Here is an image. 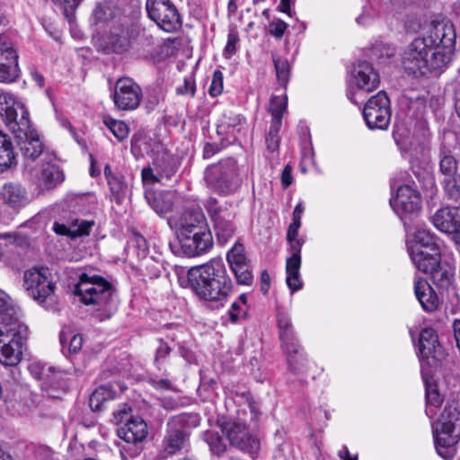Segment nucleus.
I'll return each instance as SVG.
<instances>
[{
	"instance_id": "1",
	"label": "nucleus",
	"mask_w": 460,
	"mask_h": 460,
	"mask_svg": "<svg viewBox=\"0 0 460 460\" xmlns=\"http://www.w3.org/2000/svg\"><path fill=\"white\" fill-rule=\"evenodd\" d=\"M456 30L449 21H433L425 35L414 39L404 51L406 70L421 75L441 71L452 61L456 48Z\"/></svg>"
},
{
	"instance_id": "2",
	"label": "nucleus",
	"mask_w": 460,
	"mask_h": 460,
	"mask_svg": "<svg viewBox=\"0 0 460 460\" xmlns=\"http://www.w3.org/2000/svg\"><path fill=\"white\" fill-rule=\"evenodd\" d=\"M188 281L191 289L201 299L223 306L232 291V282L224 263L219 260L188 270Z\"/></svg>"
},
{
	"instance_id": "3",
	"label": "nucleus",
	"mask_w": 460,
	"mask_h": 460,
	"mask_svg": "<svg viewBox=\"0 0 460 460\" xmlns=\"http://www.w3.org/2000/svg\"><path fill=\"white\" fill-rule=\"evenodd\" d=\"M432 432L438 454L446 460L453 459L460 440V409L456 402H447Z\"/></svg>"
},
{
	"instance_id": "4",
	"label": "nucleus",
	"mask_w": 460,
	"mask_h": 460,
	"mask_svg": "<svg viewBox=\"0 0 460 460\" xmlns=\"http://www.w3.org/2000/svg\"><path fill=\"white\" fill-rule=\"evenodd\" d=\"M23 284L28 296L39 305L49 311L58 309L56 284L52 280L51 272L47 267H32L23 273Z\"/></svg>"
},
{
	"instance_id": "5",
	"label": "nucleus",
	"mask_w": 460,
	"mask_h": 460,
	"mask_svg": "<svg viewBox=\"0 0 460 460\" xmlns=\"http://www.w3.org/2000/svg\"><path fill=\"white\" fill-rule=\"evenodd\" d=\"M205 180L210 188L223 195L235 192L242 182L236 161L233 158L208 166L205 171Z\"/></svg>"
},
{
	"instance_id": "6",
	"label": "nucleus",
	"mask_w": 460,
	"mask_h": 460,
	"mask_svg": "<svg viewBox=\"0 0 460 460\" xmlns=\"http://www.w3.org/2000/svg\"><path fill=\"white\" fill-rule=\"evenodd\" d=\"M75 295L79 296L84 305L104 307L111 302L113 289L111 284L97 275L82 273L75 285Z\"/></svg>"
},
{
	"instance_id": "7",
	"label": "nucleus",
	"mask_w": 460,
	"mask_h": 460,
	"mask_svg": "<svg viewBox=\"0 0 460 460\" xmlns=\"http://www.w3.org/2000/svg\"><path fill=\"white\" fill-rule=\"evenodd\" d=\"M27 329L20 323L0 326V362L16 366L22 357V347L26 340Z\"/></svg>"
},
{
	"instance_id": "8",
	"label": "nucleus",
	"mask_w": 460,
	"mask_h": 460,
	"mask_svg": "<svg viewBox=\"0 0 460 460\" xmlns=\"http://www.w3.org/2000/svg\"><path fill=\"white\" fill-rule=\"evenodd\" d=\"M12 133L25 160V169L32 166L31 164L40 156H42L40 161L49 158L50 155L44 152V145L38 133L31 128L30 120L22 119L19 129Z\"/></svg>"
},
{
	"instance_id": "9",
	"label": "nucleus",
	"mask_w": 460,
	"mask_h": 460,
	"mask_svg": "<svg viewBox=\"0 0 460 460\" xmlns=\"http://www.w3.org/2000/svg\"><path fill=\"white\" fill-rule=\"evenodd\" d=\"M146 11L148 18L166 32H175L181 27V15L171 0H146Z\"/></svg>"
},
{
	"instance_id": "10",
	"label": "nucleus",
	"mask_w": 460,
	"mask_h": 460,
	"mask_svg": "<svg viewBox=\"0 0 460 460\" xmlns=\"http://www.w3.org/2000/svg\"><path fill=\"white\" fill-rule=\"evenodd\" d=\"M390 100L386 93L380 91L365 104L363 117L370 129H386L391 120Z\"/></svg>"
},
{
	"instance_id": "11",
	"label": "nucleus",
	"mask_w": 460,
	"mask_h": 460,
	"mask_svg": "<svg viewBox=\"0 0 460 460\" xmlns=\"http://www.w3.org/2000/svg\"><path fill=\"white\" fill-rule=\"evenodd\" d=\"M140 86L129 77L117 80L111 93L115 107L119 111L136 110L142 100Z\"/></svg>"
},
{
	"instance_id": "12",
	"label": "nucleus",
	"mask_w": 460,
	"mask_h": 460,
	"mask_svg": "<svg viewBox=\"0 0 460 460\" xmlns=\"http://www.w3.org/2000/svg\"><path fill=\"white\" fill-rule=\"evenodd\" d=\"M206 208L213 221L217 241L222 244L226 243L235 233L233 222L234 215L227 208L218 207L214 198L208 199Z\"/></svg>"
},
{
	"instance_id": "13",
	"label": "nucleus",
	"mask_w": 460,
	"mask_h": 460,
	"mask_svg": "<svg viewBox=\"0 0 460 460\" xmlns=\"http://www.w3.org/2000/svg\"><path fill=\"white\" fill-rule=\"evenodd\" d=\"M223 432L232 446L249 454L252 458L257 456L261 448L260 439L251 433L244 424L238 422L226 423L223 427Z\"/></svg>"
},
{
	"instance_id": "14",
	"label": "nucleus",
	"mask_w": 460,
	"mask_h": 460,
	"mask_svg": "<svg viewBox=\"0 0 460 460\" xmlns=\"http://www.w3.org/2000/svg\"><path fill=\"white\" fill-rule=\"evenodd\" d=\"M167 223L176 236L209 228L205 214L200 208H187L180 215L170 217Z\"/></svg>"
},
{
	"instance_id": "15",
	"label": "nucleus",
	"mask_w": 460,
	"mask_h": 460,
	"mask_svg": "<svg viewBox=\"0 0 460 460\" xmlns=\"http://www.w3.org/2000/svg\"><path fill=\"white\" fill-rule=\"evenodd\" d=\"M419 351L422 361L432 367H437L445 359L446 352L438 341L436 331L424 328L419 335Z\"/></svg>"
},
{
	"instance_id": "16",
	"label": "nucleus",
	"mask_w": 460,
	"mask_h": 460,
	"mask_svg": "<svg viewBox=\"0 0 460 460\" xmlns=\"http://www.w3.org/2000/svg\"><path fill=\"white\" fill-rule=\"evenodd\" d=\"M394 212L400 217L416 214L421 208L420 192L410 184L397 187L396 196L390 200Z\"/></svg>"
},
{
	"instance_id": "17",
	"label": "nucleus",
	"mask_w": 460,
	"mask_h": 460,
	"mask_svg": "<svg viewBox=\"0 0 460 460\" xmlns=\"http://www.w3.org/2000/svg\"><path fill=\"white\" fill-rule=\"evenodd\" d=\"M181 253L195 257L208 252L213 246V237L209 228L199 232L185 233L177 236Z\"/></svg>"
},
{
	"instance_id": "18",
	"label": "nucleus",
	"mask_w": 460,
	"mask_h": 460,
	"mask_svg": "<svg viewBox=\"0 0 460 460\" xmlns=\"http://www.w3.org/2000/svg\"><path fill=\"white\" fill-rule=\"evenodd\" d=\"M0 116L12 132L19 129L22 119L30 120L24 105L7 93H0Z\"/></svg>"
},
{
	"instance_id": "19",
	"label": "nucleus",
	"mask_w": 460,
	"mask_h": 460,
	"mask_svg": "<svg viewBox=\"0 0 460 460\" xmlns=\"http://www.w3.org/2000/svg\"><path fill=\"white\" fill-rule=\"evenodd\" d=\"M194 416L181 415L172 418L168 422L167 434L164 437L163 446L166 453L172 455L185 447L189 439V433L183 428L188 419Z\"/></svg>"
},
{
	"instance_id": "20",
	"label": "nucleus",
	"mask_w": 460,
	"mask_h": 460,
	"mask_svg": "<svg viewBox=\"0 0 460 460\" xmlns=\"http://www.w3.org/2000/svg\"><path fill=\"white\" fill-rule=\"evenodd\" d=\"M20 75L18 54L5 36H0V83L14 82Z\"/></svg>"
},
{
	"instance_id": "21",
	"label": "nucleus",
	"mask_w": 460,
	"mask_h": 460,
	"mask_svg": "<svg viewBox=\"0 0 460 460\" xmlns=\"http://www.w3.org/2000/svg\"><path fill=\"white\" fill-rule=\"evenodd\" d=\"M288 242L290 245L291 256L286 261V282L291 292L294 293L299 290L303 285L299 270L301 268V248L304 242L298 238Z\"/></svg>"
},
{
	"instance_id": "22",
	"label": "nucleus",
	"mask_w": 460,
	"mask_h": 460,
	"mask_svg": "<svg viewBox=\"0 0 460 460\" xmlns=\"http://www.w3.org/2000/svg\"><path fill=\"white\" fill-rule=\"evenodd\" d=\"M41 162L42 164L39 168L31 166L26 170L41 189H53L63 181L64 173L56 164L49 162L48 159Z\"/></svg>"
},
{
	"instance_id": "23",
	"label": "nucleus",
	"mask_w": 460,
	"mask_h": 460,
	"mask_svg": "<svg viewBox=\"0 0 460 460\" xmlns=\"http://www.w3.org/2000/svg\"><path fill=\"white\" fill-rule=\"evenodd\" d=\"M351 76L350 83L367 93L376 89L380 83L377 72L366 61H360L354 66Z\"/></svg>"
},
{
	"instance_id": "24",
	"label": "nucleus",
	"mask_w": 460,
	"mask_h": 460,
	"mask_svg": "<svg viewBox=\"0 0 460 460\" xmlns=\"http://www.w3.org/2000/svg\"><path fill=\"white\" fill-rule=\"evenodd\" d=\"M3 205L13 211H19L30 203V197L26 189L19 183H6L0 191Z\"/></svg>"
},
{
	"instance_id": "25",
	"label": "nucleus",
	"mask_w": 460,
	"mask_h": 460,
	"mask_svg": "<svg viewBox=\"0 0 460 460\" xmlns=\"http://www.w3.org/2000/svg\"><path fill=\"white\" fill-rule=\"evenodd\" d=\"M411 259L418 269L426 274H431L439 268L440 265V251L422 250L420 247L408 248Z\"/></svg>"
},
{
	"instance_id": "26",
	"label": "nucleus",
	"mask_w": 460,
	"mask_h": 460,
	"mask_svg": "<svg viewBox=\"0 0 460 460\" xmlns=\"http://www.w3.org/2000/svg\"><path fill=\"white\" fill-rule=\"evenodd\" d=\"M147 434V424L141 418H132L118 429V435L121 439L135 445L144 441Z\"/></svg>"
},
{
	"instance_id": "27",
	"label": "nucleus",
	"mask_w": 460,
	"mask_h": 460,
	"mask_svg": "<svg viewBox=\"0 0 460 460\" xmlns=\"http://www.w3.org/2000/svg\"><path fill=\"white\" fill-rule=\"evenodd\" d=\"M432 222L443 233L454 231L460 226V206L440 208L434 214Z\"/></svg>"
},
{
	"instance_id": "28",
	"label": "nucleus",
	"mask_w": 460,
	"mask_h": 460,
	"mask_svg": "<svg viewBox=\"0 0 460 460\" xmlns=\"http://www.w3.org/2000/svg\"><path fill=\"white\" fill-rule=\"evenodd\" d=\"M414 292L424 311L432 313L438 308V296L425 279H418L414 281Z\"/></svg>"
},
{
	"instance_id": "29",
	"label": "nucleus",
	"mask_w": 460,
	"mask_h": 460,
	"mask_svg": "<svg viewBox=\"0 0 460 460\" xmlns=\"http://www.w3.org/2000/svg\"><path fill=\"white\" fill-rule=\"evenodd\" d=\"M94 226V221L75 219L72 221L68 226L64 224L55 223L53 225V230L55 233L60 235H67L72 239L83 236H88Z\"/></svg>"
},
{
	"instance_id": "30",
	"label": "nucleus",
	"mask_w": 460,
	"mask_h": 460,
	"mask_svg": "<svg viewBox=\"0 0 460 460\" xmlns=\"http://www.w3.org/2000/svg\"><path fill=\"white\" fill-rule=\"evenodd\" d=\"M243 125V119L240 115L224 114L219 119L217 127V132L219 136L225 137L229 142L236 140V135L240 133Z\"/></svg>"
},
{
	"instance_id": "31",
	"label": "nucleus",
	"mask_w": 460,
	"mask_h": 460,
	"mask_svg": "<svg viewBox=\"0 0 460 460\" xmlns=\"http://www.w3.org/2000/svg\"><path fill=\"white\" fill-rule=\"evenodd\" d=\"M278 325L283 349L288 353L289 363L293 364V358L290 356V351L293 349L295 352H297L298 343L293 334L290 318L284 314L279 315Z\"/></svg>"
},
{
	"instance_id": "32",
	"label": "nucleus",
	"mask_w": 460,
	"mask_h": 460,
	"mask_svg": "<svg viewBox=\"0 0 460 460\" xmlns=\"http://www.w3.org/2000/svg\"><path fill=\"white\" fill-rule=\"evenodd\" d=\"M146 199L159 216H164L173 208V196L170 192H148L146 194Z\"/></svg>"
},
{
	"instance_id": "33",
	"label": "nucleus",
	"mask_w": 460,
	"mask_h": 460,
	"mask_svg": "<svg viewBox=\"0 0 460 460\" xmlns=\"http://www.w3.org/2000/svg\"><path fill=\"white\" fill-rule=\"evenodd\" d=\"M16 164L13 144L10 137L0 130V172Z\"/></svg>"
},
{
	"instance_id": "34",
	"label": "nucleus",
	"mask_w": 460,
	"mask_h": 460,
	"mask_svg": "<svg viewBox=\"0 0 460 460\" xmlns=\"http://www.w3.org/2000/svg\"><path fill=\"white\" fill-rule=\"evenodd\" d=\"M424 381L426 386V414L431 419L436 415L435 410L441 404L443 398L436 384L426 377Z\"/></svg>"
},
{
	"instance_id": "35",
	"label": "nucleus",
	"mask_w": 460,
	"mask_h": 460,
	"mask_svg": "<svg viewBox=\"0 0 460 460\" xmlns=\"http://www.w3.org/2000/svg\"><path fill=\"white\" fill-rule=\"evenodd\" d=\"M414 244L410 247H420L422 250L434 251L439 249L436 237L426 227L418 226L412 234Z\"/></svg>"
},
{
	"instance_id": "36",
	"label": "nucleus",
	"mask_w": 460,
	"mask_h": 460,
	"mask_svg": "<svg viewBox=\"0 0 460 460\" xmlns=\"http://www.w3.org/2000/svg\"><path fill=\"white\" fill-rule=\"evenodd\" d=\"M116 395V391L108 385H100L90 396L89 405L94 411H101L105 402L112 400Z\"/></svg>"
},
{
	"instance_id": "37",
	"label": "nucleus",
	"mask_w": 460,
	"mask_h": 460,
	"mask_svg": "<svg viewBox=\"0 0 460 460\" xmlns=\"http://www.w3.org/2000/svg\"><path fill=\"white\" fill-rule=\"evenodd\" d=\"M19 323L16 310L11 303L10 296L0 289V326Z\"/></svg>"
},
{
	"instance_id": "38",
	"label": "nucleus",
	"mask_w": 460,
	"mask_h": 460,
	"mask_svg": "<svg viewBox=\"0 0 460 460\" xmlns=\"http://www.w3.org/2000/svg\"><path fill=\"white\" fill-rule=\"evenodd\" d=\"M103 123L119 141L121 142L128 137L129 128L124 121L106 116Z\"/></svg>"
},
{
	"instance_id": "39",
	"label": "nucleus",
	"mask_w": 460,
	"mask_h": 460,
	"mask_svg": "<svg viewBox=\"0 0 460 460\" xmlns=\"http://www.w3.org/2000/svg\"><path fill=\"white\" fill-rule=\"evenodd\" d=\"M439 169L445 178L454 176L457 172V162L449 152L445 150L441 151Z\"/></svg>"
},
{
	"instance_id": "40",
	"label": "nucleus",
	"mask_w": 460,
	"mask_h": 460,
	"mask_svg": "<svg viewBox=\"0 0 460 460\" xmlns=\"http://www.w3.org/2000/svg\"><path fill=\"white\" fill-rule=\"evenodd\" d=\"M273 63L279 84L282 86H286L288 82L290 72V66L288 60L273 55Z\"/></svg>"
},
{
	"instance_id": "41",
	"label": "nucleus",
	"mask_w": 460,
	"mask_h": 460,
	"mask_svg": "<svg viewBox=\"0 0 460 460\" xmlns=\"http://www.w3.org/2000/svg\"><path fill=\"white\" fill-rule=\"evenodd\" d=\"M281 122L279 120H276L275 122H271L270 129L266 135L265 142L267 149L270 152H277L279 147L280 143V137L279 135V132L281 128Z\"/></svg>"
},
{
	"instance_id": "42",
	"label": "nucleus",
	"mask_w": 460,
	"mask_h": 460,
	"mask_svg": "<svg viewBox=\"0 0 460 460\" xmlns=\"http://www.w3.org/2000/svg\"><path fill=\"white\" fill-rule=\"evenodd\" d=\"M287 102L288 98L286 95L271 97L269 108L272 117L271 122H275L278 119L282 123V115L286 111Z\"/></svg>"
},
{
	"instance_id": "43",
	"label": "nucleus",
	"mask_w": 460,
	"mask_h": 460,
	"mask_svg": "<svg viewBox=\"0 0 460 460\" xmlns=\"http://www.w3.org/2000/svg\"><path fill=\"white\" fill-rule=\"evenodd\" d=\"M226 259L231 269L247 263L243 244L235 243L234 247L227 252Z\"/></svg>"
},
{
	"instance_id": "44",
	"label": "nucleus",
	"mask_w": 460,
	"mask_h": 460,
	"mask_svg": "<svg viewBox=\"0 0 460 460\" xmlns=\"http://www.w3.org/2000/svg\"><path fill=\"white\" fill-rule=\"evenodd\" d=\"M444 189L450 199L456 200L460 198V172L449 178H444Z\"/></svg>"
},
{
	"instance_id": "45",
	"label": "nucleus",
	"mask_w": 460,
	"mask_h": 460,
	"mask_svg": "<svg viewBox=\"0 0 460 460\" xmlns=\"http://www.w3.org/2000/svg\"><path fill=\"white\" fill-rule=\"evenodd\" d=\"M206 440L213 454L220 456L223 453H225L226 446L223 442L222 438L218 434L214 432H208L206 434Z\"/></svg>"
},
{
	"instance_id": "46",
	"label": "nucleus",
	"mask_w": 460,
	"mask_h": 460,
	"mask_svg": "<svg viewBox=\"0 0 460 460\" xmlns=\"http://www.w3.org/2000/svg\"><path fill=\"white\" fill-rule=\"evenodd\" d=\"M60 342L65 348L67 344L70 353H77L83 346V337L80 334H73L69 338L64 332L60 334Z\"/></svg>"
},
{
	"instance_id": "47",
	"label": "nucleus",
	"mask_w": 460,
	"mask_h": 460,
	"mask_svg": "<svg viewBox=\"0 0 460 460\" xmlns=\"http://www.w3.org/2000/svg\"><path fill=\"white\" fill-rule=\"evenodd\" d=\"M231 270L234 273L239 284L249 286L252 283L253 277L247 263L232 268Z\"/></svg>"
},
{
	"instance_id": "48",
	"label": "nucleus",
	"mask_w": 460,
	"mask_h": 460,
	"mask_svg": "<svg viewBox=\"0 0 460 460\" xmlns=\"http://www.w3.org/2000/svg\"><path fill=\"white\" fill-rule=\"evenodd\" d=\"M239 42V35L235 29H230L227 35V42L224 49V56L230 58L236 52V44Z\"/></svg>"
},
{
	"instance_id": "49",
	"label": "nucleus",
	"mask_w": 460,
	"mask_h": 460,
	"mask_svg": "<svg viewBox=\"0 0 460 460\" xmlns=\"http://www.w3.org/2000/svg\"><path fill=\"white\" fill-rule=\"evenodd\" d=\"M287 353L288 364L293 372H299L303 370L305 363V358L302 353H300V347L298 346V351L295 352L293 349L290 351V356L293 358V364L289 363L288 353Z\"/></svg>"
},
{
	"instance_id": "50",
	"label": "nucleus",
	"mask_w": 460,
	"mask_h": 460,
	"mask_svg": "<svg viewBox=\"0 0 460 460\" xmlns=\"http://www.w3.org/2000/svg\"><path fill=\"white\" fill-rule=\"evenodd\" d=\"M223 91V74L219 70H216L213 74L212 82L208 92L211 96H217Z\"/></svg>"
},
{
	"instance_id": "51",
	"label": "nucleus",
	"mask_w": 460,
	"mask_h": 460,
	"mask_svg": "<svg viewBox=\"0 0 460 460\" xmlns=\"http://www.w3.org/2000/svg\"><path fill=\"white\" fill-rule=\"evenodd\" d=\"M195 92L196 84L194 79L191 76L184 78L182 85H180L176 88V93L181 95H190L193 97Z\"/></svg>"
},
{
	"instance_id": "52",
	"label": "nucleus",
	"mask_w": 460,
	"mask_h": 460,
	"mask_svg": "<svg viewBox=\"0 0 460 460\" xmlns=\"http://www.w3.org/2000/svg\"><path fill=\"white\" fill-rule=\"evenodd\" d=\"M430 275H432L434 282L440 287L447 286L452 278V275L448 270H442L438 269Z\"/></svg>"
},
{
	"instance_id": "53",
	"label": "nucleus",
	"mask_w": 460,
	"mask_h": 460,
	"mask_svg": "<svg viewBox=\"0 0 460 460\" xmlns=\"http://www.w3.org/2000/svg\"><path fill=\"white\" fill-rule=\"evenodd\" d=\"M0 238L11 240L12 243H15L18 246L28 245L27 236L24 234H22L20 233L13 232V233L1 234Z\"/></svg>"
},
{
	"instance_id": "54",
	"label": "nucleus",
	"mask_w": 460,
	"mask_h": 460,
	"mask_svg": "<svg viewBox=\"0 0 460 460\" xmlns=\"http://www.w3.org/2000/svg\"><path fill=\"white\" fill-rule=\"evenodd\" d=\"M152 386L157 390H170L172 388V382L167 378H155L149 379Z\"/></svg>"
},
{
	"instance_id": "55",
	"label": "nucleus",
	"mask_w": 460,
	"mask_h": 460,
	"mask_svg": "<svg viewBox=\"0 0 460 460\" xmlns=\"http://www.w3.org/2000/svg\"><path fill=\"white\" fill-rule=\"evenodd\" d=\"M270 32L277 38H280L285 33V31L288 28V24L283 21H278L270 24Z\"/></svg>"
},
{
	"instance_id": "56",
	"label": "nucleus",
	"mask_w": 460,
	"mask_h": 460,
	"mask_svg": "<svg viewBox=\"0 0 460 460\" xmlns=\"http://www.w3.org/2000/svg\"><path fill=\"white\" fill-rule=\"evenodd\" d=\"M292 168L290 165H286L281 174V183L284 188H288L293 181Z\"/></svg>"
},
{
	"instance_id": "57",
	"label": "nucleus",
	"mask_w": 460,
	"mask_h": 460,
	"mask_svg": "<svg viewBox=\"0 0 460 460\" xmlns=\"http://www.w3.org/2000/svg\"><path fill=\"white\" fill-rule=\"evenodd\" d=\"M142 179L144 182H158L160 179L155 176L153 170L149 167L142 170Z\"/></svg>"
},
{
	"instance_id": "58",
	"label": "nucleus",
	"mask_w": 460,
	"mask_h": 460,
	"mask_svg": "<svg viewBox=\"0 0 460 460\" xmlns=\"http://www.w3.org/2000/svg\"><path fill=\"white\" fill-rule=\"evenodd\" d=\"M301 226V223H296L292 222L288 227V234H287V240L292 241L295 239H297L298 235V229Z\"/></svg>"
},
{
	"instance_id": "59",
	"label": "nucleus",
	"mask_w": 460,
	"mask_h": 460,
	"mask_svg": "<svg viewBox=\"0 0 460 460\" xmlns=\"http://www.w3.org/2000/svg\"><path fill=\"white\" fill-rule=\"evenodd\" d=\"M295 0H280L279 9L280 12L287 13L292 17L294 13L291 10V5L294 4Z\"/></svg>"
},
{
	"instance_id": "60",
	"label": "nucleus",
	"mask_w": 460,
	"mask_h": 460,
	"mask_svg": "<svg viewBox=\"0 0 460 460\" xmlns=\"http://www.w3.org/2000/svg\"><path fill=\"white\" fill-rule=\"evenodd\" d=\"M220 150V148L216 144L207 143L204 146L203 150V156L204 158H210L212 157L216 153H217Z\"/></svg>"
},
{
	"instance_id": "61",
	"label": "nucleus",
	"mask_w": 460,
	"mask_h": 460,
	"mask_svg": "<svg viewBox=\"0 0 460 460\" xmlns=\"http://www.w3.org/2000/svg\"><path fill=\"white\" fill-rule=\"evenodd\" d=\"M171 351L170 347L165 343H161L156 349L155 361H159L162 358H164Z\"/></svg>"
},
{
	"instance_id": "62",
	"label": "nucleus",
	"mask_w": 460,
	"mask_h": 460,
	"mask_svg": "<svg viewBox=\"0 0 460 460\" xmlns=\"http://www.w3.org/2000/svg\"><path fill=\"white\" fill-rule=\"evenodd\" d=\"M239 305L236 302H234L231 305V308L228 312L229 317L233 323H235L239 318L238 314Z\"/></svg>"
},
{
	"instance_id": "63",
	"label": "nucleus",
	"mask_w": 460,
	"mask_h": 460,
	"mask_svg": "<svg viewBox=\"0 0 460 460\" xmlns=\"http://www.w3.org/2000/svg\"><path fill=\"white\" fill-rule=\"evenodd\" d=\"M304 212V207L301 203L297 204L293 212V222L301 223V217Z\"/></svg>"
},
{
	"instance_id": "64",
	"label": "nucleus",
	"mask_w": 460,
	"mask_h": 460,
	"mask_svg": "<svg viewBox=\"0 0 460 460\" xmlns=\"http://www.w3.org/2000/svg\"><path fill=\"white\" fill-rule=\"evenodd\" d=\"M338 456L343 460H358L357 456H350L347 447H343L339 452Z\"/></svg>"
}]
</instances>
